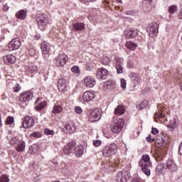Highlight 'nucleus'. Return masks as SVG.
<instances>
[{"label":"nucleus","instance_id":"6ab92c4d","mask_svg":"<svg viewBox=\"0 0 182 182\" xmlns=\"http://www.w3.org/2000/svg\"><path fill=\"white\" fill-rule=\"evenodd\" d=\"M116 84H114V82H113L112 80H107L103 83L102 89L104 92H107V90H113Z\"/></svg>","mask_w":182,"mask_h":182},{"label":"nucleus","instance_id":"ddd939ff","mask_svg":"<svg viewBox=\"0 0 182 182\" xmlns=\"http://www.w3.org/2000/svg\"><path fill=\"white\" fill-rule=\"evenodd\" d=\"M124 62V60H123V58H120L119 57H116L115 58V66H116V69H117V73H118V75H122V73H123V63Z\"/></svg>","mask_w":182,"mask_h":182},{"label":"nucleus","instance_id":"dca6fc26","mask_svg":"<svg viewBox=\"0 0 182 182\" xmlns=\"http://www.w3.org/2000/svg\"><path fill=\"white\" fill-rule=\"evenodd\" d=\"M34 105L36 110L39 112L45 109V106H46V101H42V97H38L34 102Z\"/></svg>","mask_w":182,"mask_h":182},{"label":"nucleus","instance_id":"72a5a7b5","mask_svg":"<svg viewBox=\"0 0 182 182\" xmlns=\"http://www.w3.org/2000/svg\"><path fill=\"white\" fill-rule=\"evenodd\" d=\"M62 110H63V108L60 105H55L53 109V113L54 114H59V113H62Z\"/></svg>","mask_w":182,"mask_h":182},{"label":"nucleus","instance_id":"c756f323","mask_svg":"<svg viewBox=\"0 0 182 182\" xmlns=\"http://www.w3.org/2000/svg\"><path fill=\"white\" fill-rule=\"evenodd\" d=\"M17 144L18 146L16 147V150L17 151H25V147H26V144L25 143V141H19Z\"/></svg>","mask_w":182,"mask_h":182},{"label":"nucleus","instance_id":"0e129e2a","mask_svg":"<svg viewBox=\"0 0 182 182\" xmlns=\"http://www.w3.org/2000/svg\"><path fill=\"white\" fill-rule=\"evenodd\" d=\"M82 4H86V2H95L96 0H80Z\"/></svg>","mask_w":182,"mask_h":182},{"label":"nucleus","instance_id":"bb28decb","mask_svg":"<svg viewBox=\"0 0 182 182\" xmlns=\"http://www.w3.org/2000/svg\"><path fill=\"white\" fill-rule=\"evenodd\" d=\"M64 129H65V130H67L70 134H72L75 133V130H76V126H75V124L72 122H67L64 126Z\"/></svg>","mask_w":182,"mask_h":182},{"label":"nucleus","instance_id":"412c9836","mask_svg":"<svg viewBox=\"0 0 182 182\" xmlns=\"http://www.w3.org/2000/svg\"><path fill=\"white\" fill-rule=\"evenodd\" d=\"M95 92L93 91H87L83 94L82 100L84 102H90L93 100L95 97Z\"/></svg>","mask_w":182,"mask_h":182},{"label":"nucleus","instance_id":"f03ea898","mask_svg":"<svg viewBox=\"0 0 182 182\" xmlns=\"http://www.w3.org/2000/svg\"><path fill=\"white\" fill-rule=\"evenodd\" d=\"M123 126H124V120L123 119L114 117L110 129L112 133H119V132H122Z\"/></svg>","mask_w":182,"mask_h":182},{"label":"nucleus","instance_id":"7ed1b4c3","mask_svg":"<svg viewBox=\"0 0 182 182\" xmlns=\"http://www.w3.org/2000/svg\"><path fill=\"white\" fill-rule=\"evenodd\" d=\"M36 22H37L38 27L41 31H45L48 22H49V17L48 16V14H40L36 18Z\"/></svg>","mask_w":182,"mask_h":182},{"label":"nucleus","instance_id":"1a4fd4ad","mask_svg":"<svg viewBox=\"0 0 182 182\" xmlns=\"http://www.w3.org/2000/svg\"><path fill=\"white\" fill-rule=\"evenodd\" d=\"M76 146V144L75 142H70L67 145L63 147V153L67 154L68 156H73L75 153V149Z\"/></svg>","mask_w":182,"mask_h":182},{"label":"nucleus","instance_id":"473e14b6","mask_svg":"<svg viewBox=\"0 0 182 182\" xmlns=\"http://www.w3.org/2000/svg\"><path fill=\"white\" fill-rule=\"evenodd\" d=\"M124 107L123 105H118L115 109H114V114H124L125 112Z\"/></svg>","mask_w":182,"mask_h":182},{"label":"nucleus","instance_id":"6e6d98bb","mask_svg":"<svg viewBox=\"0 0 182 182\" xmlns=\"http://www.w3.org/2000/svg\"><path fill=\"white\" fill-rule=\"evenodd\" d=\"M126 15H131L132 16H134V15H136V11H126Z\"/></svg>","mask_w":182,"mask_h":182},{"label":"nucleus","instance_id":"f8f14e48","mask_svg":"<svg viewBox=\"0 0 182 182\" xmlns=\"http://www.w3.org/2000/svg\"><path fill=\"white\" fill-rule=\"evenodd\" d=\"M108 76H109V70H107L106 68H100L97 70V77L98 79L105 80L107 79Z\"/></svg>","mask_w":182,"mask_h":182},{"label":"nucleus","instance_id":"9b49d317","mask_svg":"<svg viewBox=\"0 0 182 182\" xmlns=\"http://www.w3.org/2000/svg\"><path fill=\"white\" fill-rule=\"evenodd\" d=\"M32 99H33V92L31 91L22 92L19 97L20 102H30Z\"/></svg>","mask_w":182,"mask_h":182},{"label":"nucleus","instance_id":"052dcab7","mask_svg":"<svg viewBox=\"0 0 182 182\" xmlns=\"http://www.w3.org/2000/svg\"><path fill=\"white\" fill-rule=\"evenodd\" d=\"M3 11L8 12L9 11V6L7 4L3 5Z\"/></svg>","mask_w":182,"mask_h":182},{"label":"nucleus","instance_id":"8fccbe9b","mask_svg":"<svg viewBox=\"0 0 182 182\" xmlns=\"http://www.w3.org/2000/svg\"><path fill=\"white\" fill-rule=\"evenodd\" d=\"M13 90H14V92H19V90H21V85H19V84L18 83L15 84L13 87Z\"/></svg>","mask_w":182,"mask_h":182},{"label":"nucleus","instance_id":"4468645a","mask_svg":"<svg viewBox=\"0 0 182 182\" xmlns=\"http://www.w3.org/2000/svg\"><path fill=\"white\" fill-rule=\"evenodd\" d=\"M139 166H146L151 167V161H150V156L144 154L141 156V159L138 162Z\"/></svg>","mask_w":182,"mask_h":182},{"label":"nucleus","instance_id":"58836bf2","mask_svg":"<svg viewBox=\"0 0 182 182\" xmlns=\"http://www.w3.org/2000/svg\"><path fill=\"white\" fill-rule=\"evenodd\" d=\"M44 134H46V136H53V134H55V131L46 128L44 129Z\"/></svg>","mask_w":182,"mask_h":182},{"label":"nucleus","instance_id":"e433bc0d","mask_svg":"<svg viewBox=\"0 0 182 182\" xmlns=\"http://www.w3.org/2000/svg\"><path fill=\"white\" fill-rule=\"evenodd\" d=\"M177 11H178V9L176 5H171L168 7V12L171 15H174Z\"/></svg>","mask_w":182,"mask_h":182},{"label":"nucleus","instance_id":"2eb2a0df","mask_svg":"<svg viewBox=\"0 0 182 182\" xmlns=\"http://www.w3.org/2000/svg\"><path fill=\"white\" fill-rule=\"evenodd\" d=\"M35 124V120L32 117H26L23 121L22 126L24 129H29V127H33Z\"/></svg>","mask_w":182,"mask_h":182},{"label":"nucleus","instance_id":"864d4df0","mask_svg":"<svg viewBox=\"0 0 182 182\" xmlns=\"http://www.w3.org/2000/svg\"><path fill=\"white\" fill-rule=\"evenodd\" d=\"M126 80L124 78L121 79V87L122 89H126Z\"/></svg>","mask_w":182,"mask_h":182},{"label":"nucleus","instance_id":"0eeeda50","mask_svg":"<svg viewBox=\"0 0 182 182\" xmlns=\"http://www.w3.org/2000/svg\"><path fill=\"white\" fill-rule=\"evenodd\" d=\"M129 180H130V172L127 171H122L117 173V181L126 182Z\"/></svg>","mask_w":182,"mask_h":182},{"label":"nucleus","instance_id":"e2e57ef3","mask_svg":"<svg viewBox=\"0 0 182 182\" xmlns=\"http://www.w3.org/2000/svg\"><path fill=\"white\" fill-rule=\"evenodd\" d=\"M178 154L182 156V141L179 144Z\"/></svg>","mask_w":182,"mask_h":182},{"label":"nucleus","instance_id":"680f3d73","mask_svg":"<svg viewBox=\"0 0 182 182\" xmlns=\"http://www.w3.org/2000/svg\"><path fill=\"white\" fill-rule=\"evenodd\" d=\"M157 133H159V129L157 128L152 127L151 134H157Z\"/></svg>","mask_w":182,"mask_h":182},{"label":"nucleus","instance_id":"a211bd4d","mask_svg":"<svg viewBox=\"0 0 182 182\" xmlns=\"http://www.w3.org/2000/svg\"><path fill=\"white\" fill-rule=\"evenodd\" d=\"M84 85L87 87H93L96 85V80L92 76H87L84 78Z\"/></svg>","mask_w":182,"mask_h":182},{"label":"nucleus","instance_id":"39448f33","mask_svg":"<svg viewBox=\"0 0 182 182\" xmlns=\"http://www.w3.org/2000/svg\"><path fill=\"white\" fill-rule=\"evenodd\" d=\"M146 32L149 33L150 38H154V36H157L159 33V23L156 22L151 23L146 27Z\"/></svg>","mask_w":182,"mask_h":182},{"label":"nucleus","instance_id":"5701e85b","mask_svg":"<svg viewBox=\"0 0 182 182\" xmlns=\"http://www.w3.org/2000/svg\"><path fill=\"white\" fill-rule=\"evenodd\" d=\"M26 16H28V11L25 9L19 10L16 13V18L19 21H23L26 19Z\"/></svg>","mask_w":182,"mask_h":182},{"label":"nucleus","instance_id":"c85d7f7f","mask_svg":"<svg viewBox=\"0 0 182 182\" xmlns=\"http://www.w3.org/2000/svg\"><path fill=\"white\" fill-rule=\"evenodd\" d=\"M125 46L127 48V49H129V50H135L136 48L139 46V44H137V43H134V41H127Z\"/></svg>","mask_w":182,"mask_h":182},{"label":"nucleus","instance_id":"3c124183","mask_svg":"<svg viewBox=\"0 0 182 182\" xmlns=\"http://www.w3.org/2000/svg\"><path fill=\"white\" fill-rule=\"evenodd\" d=\"M28 55L30 56H35V55H36V50H35L34 48H31L28 50Z\"/></svg>","mask_w":182,"mask_h":182},{"label":"nucleus","instance_id":"774afa93","mask_svg":"<svg viewBox=\"0 0 182 182\" xmlns=\"http://www.w3.org/2000/svg\"><path fill=\"white\" fill-rule=\"evenodd\" d=\"M181 82L179 84L180 87H181V90L182 91V75L181 76Z\"/></svg>","mask_w":182,"mask_h":182},{"label":"nucleus","instance_id":"2f4dec72","mask_svg":"<svg viewBox=\"0 0 182 182\" xmlns=\"http://www.w3.org/2000/svg\"><path fill=\"white\" fill-rule=\"evenodd\" d=\"M129 77H130L132 83H134V85H137V83H139V75H137L136 73H131L129 74Z\"/></svg>","mask_w":182,"mask_h":182},{"label":"nucleus","instance_id":"603ef678","mask_svg":"<svg viewBox=\"0 0 182 182\" xmlns=\"http://www.w3.org/2000/svg\"><path fill=\"white\" fill-rule=\"evenodd\" d=\"M75 113H77V114H81L82 110V107H75Z\"/></svg>","mask_w":182,"mask_h":182},{"label":"nucleus","instance_id":"c9c22d12","mask_svg":"<svg viewBox=\"0 0 182 182\" xmlns=\"http://www.w3.org/2000/svg\"><path fill=\"white\" fill-rule=\"evenodd\" d=\"M139 167H141V170L146 176H150L151 174V172L150 171V168H149L150 166H139Z\"/></svg>","mask_w":182,"mask_h":182},{"label":"nucleus","instance_id":"aec40b11","mask_svg":"<svg viewBox=\"0 0 182 182\" xmlns=\"http://www.w3.org/2000/svg\"><path fill=\"white\" fill-rule=\"evenodd\" d=\"M41 48L43 55L49 56V54L50 53V44L46 41H44L42 43Z\"/></svg>","mask_w":182,"mask_h":182},{"label":"nucleus","instance_id":"de8ad7c7","mask_svg":"<svg viewBox=\"0 0 182 182\" xmlns=\"http://www.w3.org/2000/svg\"><path fill=\"white\" fill-rule=\"evenodd\" d=\"M154 158L156 161H161V160H163V156H160V154H159V152H156V154H155Z\"/></svg>","mask_w":182,"mask_h":182},{"label":"nucleus","instance_id":"cd10ccee","mask_svg":"<svg viewBox=\"0 0 182 182\" xmlns=\"http://www.w3.org/2000/svg\"><path fill=\"white\" fill-rule=\"evenodd\" d=\"M58 87L59 92H65L66 90V80L60 79L58 82Z\"/></svg>","mask_w":182,"mask_h":182},{"label":"nucleus","instance_id":"4d7b16f0","mask_svg":"<svg viewBox=\"0 0 182 182\" xmlns=\"http://www.w3.org/2000/svg\"><path fill=\"white\" fill-rule=\"evenodd\" d=\"M146 141H148V143H153L154 141V138H151V136L149 135V136L146 137Z\"/></svg>","mask_w":182,"mask_h":182},{"label":"nucleus","instance_id":"37998d69","mask_svg":"<svg viewBox=\"0 0 182 182\" xmlns=\"http://www.w3.org/2000/svg\"><path fill=\"white\" fill-rule=\"evenodd\" d=\"M38 70V67L36 65H31L28 68V71L30 73H35Z\"/></svg>","mask_w":182,"mask_h":182},{"label":"nucleus","instance_id":"f704fd0d","mask_svg":"<svg viewBox=\"0 0 182 182\" xmlns=\"http://www.w3.org/2000/svg\"><path fill=\"white\" fill-rule=\"evenodd\" d=\"M158 110L159 113V112L155 113L156 117H158V119H163V117H164V114L161 113V111L163 110V109H161V104L158 105Z\"/></svg>","mask_w":182,"mask_h":182},{"label":"nucleus","instance_id":"a19ab883","mask_svg":"<svg viewBox=\"0 0 182 182\" xmlns=\"http://www.w3.org/2000/svg\"><path fill=\"white\" fill-rule=\"evenodd\" d=\"M101 63H102V65H105L106 66H107V65L110 63V58L108 57H105L102 60Z\"/></svg>","mask_w":182,"mask_h":182},{"label":"nucleus","instance_id":"ea45409f","mask_svg":"<svg viewBox=\"0 0 182 182\" xmlns=\"http://www.w3.org/2000/svg\"><path fill=\"white\" fill-rule=\"evenodd\" d=\"M19 141H20L18 139V137H16V136L12 137L11 139H9V143L12 146H14V144H18V143H19Z\"/></svg>","mask_w":182,"mask_h":182},{"label":"nucleus","instance_id":"4be33fe9","mask_svg":"<svg viewBox=\"0 0 182 182\" xmlns=\"http://www.w3.org/2000/svg\"><path fill=\"white\" fill-rule=\"evenodd\" d=\"M166 170H167L166 166L163 163H159L156 167V176H161V174L166 173Z\"/></svg>","mask_w":182,"mask_h":182},{"label":"nucleus","instance_id":"423d86ee","mask_svg":"<svg viewBox=\"0 0 182 182\" xmlns=\"http://www.w3.org/2000/svg\"><path fill=\"white\" fill-rule=\"evenodd\" d=\"M157 143H159L161 149H167L168 147V143H170L167 134H159L157 136Z\"/></svg>","mask_w":182,"mask_h":182},{"label":"nucleus","instance_id":"49530a36","mask_svg":"<svg viewBox=\"0 0 182 182\" xmlns=\"http://www.w3.org/2000/svg\"><path fill=\"white\" fill-rule=\"evenodd\" d=\"M177 126V122L176 121V119H174L172 121V123L171 122V124L168 125V127H170L171 129H176V127Z\"/></svg>","mask_w":182,"mask_h":182},{"label":"nucleus","instance_id":"b1692460","mask_svg":"<svg viewBox=\"0 0 182 182\" xmlns=\"http://www.w3.org/2000/svg\"><path fill=\"white\" fill-rule=\"evenodd\" d=\"M166 168L169 170L171 173L176 171L177 170V165L172 159H168L166 161Z\"/></svg>","mask_w":182,"mask_h":182},{"label":"nucleus","instance_id":"69168bd1","mask_svg":"<svg viewBox=\"0 0 182 182\" xmlns=\"http://www.w3.org/2000/svg\"><path fill=\"white\" fill-rule=\"evenodd\" d=\"M127 68H129V69H132L133 68V64L130 61H128L127 63Z\"/></svg>","mask_w":182,"mask_h":182},{"label":"nucleus","instance_id":"f3484780","mask_svg":"<svg viewBox=\"0 0 182 182\" xmlns=\"http://www.w3.org/2000/svg\"><path fill=\"white\" fill-rule=\"evenodd\" d=\"M85 30V23L83 22H76L73 24L72 32L76 33V32H82Z\"/></svg>","mask_w":182,"mask_h":182},{"label":"nucleus","instance_id":"7c9ffc66","mask_svg":"<svg viewBox=\"0 0 182 182\" xmlns=\"http://www.w3.org/2000/svg\"><path fill=\"white\" fill-rule=\"evenodd\" d=\"M84 151L85 149H83V146H75L74 154H75L76 157H82Z\"/></svg>","mask_w":182,"mask_h":182},{"label":"nucleus","instance_id":"13d9d810","mask_svg":"<svg viewBox=\"0 0 182 182\" xmlns=\"http://www.w3.org/2000/svg\"><path fill=\"white\" fill-rule=\"evenodd\" d=\"M14 85V83L12 82V81H9L6 82V86L7 87H9V89H12L14 87H12Z\"/></svg>","mask_w":182,"mask_h":182},{"label":"nucleus","instance_id":"4c0bfd02","mask_svg":"<svg viewBox=\"0 0 182 182\" xmlns=\"http://www.w3.org/2000/svg\"><path fill=\"white\" fill-rule=\"evenodd\" d=\"M31 139H39L42 137V134L39 132H36L30 134Z\"/></svg>","mask_w":182,"mask_h":182},{"label":"nucleus","instance_id":"393cba45","mask_svg":"<svg viewBox=\"0 0 182 182\" xmlns=\"http://www.w3.org/2000/svg\"><path fill=\"white\" fill-rule=\"evenodd\" d=\"M139 33V31L137 29H129L125 31V36L127 39H130L133 38H136Z\"/></svg>","mask_w":182,"mask_h":182},{"label":"nucleus","instance_id":"5fc2aeb1","mask_svg":"<svg viewBox=\"0 0 182 182\" xmlns=\"http://www.w3.org/2000/svg\"><path fill=\"white\" fill-rule=\"evenodd\" d=\"M136 109L138 110H142V109H144V103L141 102V104L136 105Z\"/></svg>","mask_w":182,"mask_h":182},{"label":"nucleus","instance_id":"79ce46f5","mask_svg":"<svg viewBox=\"0 0 182 182\" xmlns=\"http://www.w3.org/2000/svg\"><path fill=\"white\" fill-rule=\"evenodd\" d=\"M9 178L6 175H2L0 177V182H9Z\"/></svg>","mask_w":182,"mask_h":182},{"label":"nucleus","instance_id":"09e8293b","mask_svg":"<svg viewBox=\"0 0 182 182\" xmlns=\"http://www.w3.org/2000/svg\"><path fill=\"white\" fill-rule=\"evenodd\" d=\"M71 72H73V73H79L80 71L79 70V67L77 66H73L72 68H71Z\"/></svg>","mask_w":182,"mask_h":182},{"label":"nucleus","instance_id":"a878e982","mask_svg":"<svg viewBox=\"0 0 182 182\" xmlns=\"http://www.w3.org/2000/svg\"><path fill=\"white\" fill-rule=\"evenodd\" d=\"M4 60L6 65H13V63H15V61L16 60V57L13 55H7L4 57Z\"/></svg>","mask_w":182,"mask_h":182},{"label":"nucleus","instance_id":"9d476101","mask_svg":"<svg viewBox=\"0 0 182 182\" xmlns=\"http://www.w3.org/2000/svg\"><path fill=\"white\" fill-rule=\"evenodd\" d=\"M21 39L16 38L9 43L8 46L9 50H18L21 48Z\"/></svg>","mask_w":182,"mask_h":182},{"label":"nucleus","instance_id":"338daca9","mask_svg":"<svg viewBox=\"0 0 182 182\" xmlns=\"http://www.w3.org/2000/svg\"><path fill=\"white\" fill-rule=\"evenodd\" d=\"M153 2V0H144L143 1V4H151Z\"/></svg>","mask_w":182,"mask_h":182},{"label":"nucleus","instance_id":"a18cd8bd","mask_svg":"<svg viewBox=\"0 0 182 182\" xmlns=\"http://www.w3.org/2000/svg\"><path fill=\"white\" fill-rule=\"evenodd\" d=\"M14 117H8L7 119L6 120V124H12L14 123Z\"/></svg>","mask_w":182,"mask_h":182},{"label":"nucleus","instance_id":"c03bdc74","mask_svg":"<svg viewBox=\"0 0 182 182\" xmlns=\"http://www.w3.org/2000/svg\"><path fill=\"white\" fill-rule=\"evenodd\" d=\"M92 144L95 147H99L102 146V141L99 139L94 140Z\"/></svg>","mask_w":182,"mask_h":182},{"label":"nucleus","instance_id":"f257e3e1","mask_svg":"<svg viewBox=\"0 0 182 182\" xmlns=\"http://www.w3.org/2000/svg\"><path fill=\"white\" fill-rule=\"evenodd\" d=\"M117 151V145H116V144H109L105 145L102 149V153L104 157H110V156H114Z\"/></svg>","mask_w":182,"mask_h":182},{"label":"nucleus","instance_id":"bf43d9fd","mask_svg":"<svg viewBox=\"0 0 182 182\" xmlns=\"http://www.w3.org/2000/svg\"><path fill=\"white\" fill-rule=\"evenodd\" d=\"M131 182H141V179L139 177L133 178Z\"/></svg>","mask_w":182,"mask_h":182},{"label":"nucleus","instance_id":"20e7f679","mask_svg":"<svg viewBox=\"0 0 182 182\" xmlns=\"http://www.w3.org/2000/svg\"><path fill=\"white\" fill-rule=\"evenodd\" d=\"M102 117V109L96 108L88 114V120L91 123L99 122Z\"/></svg>","mask_w":182,"mask_h":182},{"label":"nucleus","instance_id":"6e6552de","mask_svg":"<svg viewBox=\"0 0 182 182\" xmlns=\"http://www.w3.org/2000/svg\"><path fill=\"white\" fill-rule=\"evenodd\" d=\"M68 55L65 54H60L54 60V63L55 66L62 67L66 65L68 62Z\"/></svg>","mask_w":182,"mask_h":182}]
</instances>
